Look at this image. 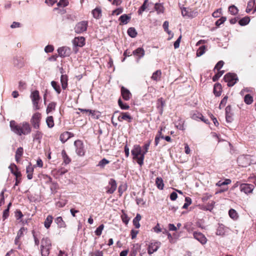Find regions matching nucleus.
<instances>
[{
    "label": "nucleus",
    "mask_w": 256,
    "mask_h": 256,
    "mask_svg": "<svg viewBox=\"0 0 256 256\" xmlns=\"http://www.w3.org/2000/svg\"><path fill=\"white\" fill-rule=\"evenodd\" d=\"M10 126L11 130L18 136L28 135L32 130L30 124L27 122H23L18 124L14 120H11Z\"/></svg>",
    "instance_id": "f257e3e1"
},
{
    "label": "nucleus",
    "mask_w": 256,
    "mask_h": 256,
    "mask_svg": "<svg viewBox=\"0 0 256 256\" xmlns=\"http://www.w3.org/2000/svg\"><path fill=\"white\" fill-rule=\"evenodd\" d=\"M88 26V22L82 20L78 22L74 28V30L76 33L80 34L86 31Z\"/></svg>",
    "instance_id": "f03ea898"
},
{
    "label": "nucleus",
    "mask_w": 256,
    "mask_h": 256,
    "mask_svg": "<svg viewBox=\"0 0 256 256\" xmlns=\"http://www.w3.org/2000/svg\"><path fill=\"white\" fill-rule=\"evenodd\" d=\"M224 80L228 86H232L237 82L238 78L236 74L228 73L224 76Z\"/></svg>",
    "instance_id": "7ed1b4c3"
},
{
    "label": "nucleus",
    "mask_w": 256,
    "mask_h": 256,
    "mask_svg": "<svg viewBox=\"0 0 256 256\" xmlns=\"http://www.w3.org/2000/svg\"><path fill=\"white\" fill-rule=\"evenodd\" d=\"M41 114L39 112L34 114L30 120V122L33 128L36 130L40 128Z\"/></svg>",
    "instance_id": "20e7f679"
},
{
    "label": "nucleus",
    "mask_w": 256,
    "mask_h": 256,
    "mask_svg": "<svg viewBox=\"0 0 256 256\" xmlns=\"http://www.w3.org/2000/svg\"><path fill=\"white\" fill-rule=\"evenodd\" d=\"M237 162L239 166L242 167H246L250 164V156L248 155L240 156L238 158Z\"/></svg>",
    "instance_id": "39448f33"
},
{
    "label": "nucleus",
    "mask_w": 256,
    "mask_h": 256,
    "mask_svg": "<svg viewBox=\"0 0 256 256\" xmlns=\"http://www.w3.org/2000/svg\"><path fill=\"white\" fill-rule=\"evenodd\" d=\"M132 154L133 156V158L138 160L140 156L142 154V148L140 145H134L133 149L131 151Z\"/></svg>",
    "instance_id": "423d86ee"
},
{
    "label": "nucleus",
    "mask_w": 256,
    "mask_h": 256,
    "mask_svg": "<svg viewBox=\"0 0 256 256\" xmlns=\"http://www.w3.org/2000/svg\"><path fill=\"white\" fill-rule=\"evenodd\" d=\"M254 186L252 184H242L240 186V192H244L246 194L252 193Z\"/></svg>",
    "instance_id": "0eeeda50"
},
{
    "label": "nucleus",
    "mask_w": 256,
    "mask_h": 256,
    "mask_svg": "<svg viewBox=\"0 0 256 256\" xmlns=\"http://www.w3.org/2000/svg\"><path fill=\"white\" fill-rule=\"evenodd\" d=\"M76 147V152L78 156H82L84 154V145L82 142L80 140H76L74 142Z\"/></svg>",
    "instance_id": "6e6552de"
},
{
    "label": "nucleus",
    "mask_w": 256,
    "mask_h": 256,
    "mask_svg": "<svg viewBox=\"0 0 256 256\" xmlns=\"http://www.w3.org/2000/svg\"><path fill=\"white\" fill-rule=\"evenodd\" d=\"M58 55L61 58L68 56L71 54L70 48L67 46H62L59 48L58 50Z\"/></svg>",
    "instance_id": "1a4fd4ad"
},
{
    "label": "nucleus",
    "mask_w": 256,
    "mask_h": 256,
    "mask_svg": "<svg viewBox=\"0 0 256 256\" xmlns=\"http://www.w3.org/2000/svg\"><path fill=\"white\" fill-rule=\"evenodd\" d=\"M150 144V141H148L147 143H146L144 146V150L142 152V154L141 156H140L138 160V164L142 166L144 164V155L148 152V150Z\"/></svg>",
    "instance_id": "9d476101"
},
{
    "label": "nucleus",
    "mask_w": 256,
    "mask_h": 256,
    "mask_svg": "<svg viewBox=\"0 0 256 256\" xmlns=\"http://www.w3.org/2000/svg\"><path fill=\"white\" fill-rule=\"evenodd\" d=\"M193 236L202 244H205L207 242V239L206 236L200 232H193Z\"/></svg>",
    "instance_id": "9b49d317"
},
{
    "label": "nucleus",
    "mask_w": 256,
    "mask_h": 256,
    "mask_svg": "<svg viewBox=\"0 0 256 256\" xmlns=\"http://www.w3.org/2000/svg\"><path fill=\"white\" fill-rule=\"evenodd\" d=\"M13 64L14 67L20 68L24 66V58L20 56H16L13 60Z\"/></svg>",
    "instance_id": "f8f14e48"
},
{
    "label": "nucleus",
    "mask_w": 256,
    "mask_h": 256,
    "mask_svg": "<svg viewBox=\"0 0 256 256\" xmlns=\"http://www.w3.org/2000/svg\"><path fill=\"white\" fill-rule=\"evenodd\" d=\"M85 38L84 36L76 37L72 40L74 46L82 47L85 44Z\"/></svg>",
    "instance_id": "ddd939ff"
},
{
    "label": "nucleus",
    "mask_w": 256,
    "mask_h": 256,
    "mask_svg": "<svg viewBox=\"0 0 256 256\" xmlns=\"http://www.w3.org/2000/svg\"><path fill=\"white\" fill-rule=\"evenodd\" d=\"M160 242H154L150 243L148 249V252L149 254H153L156 252L160 246Z\"/></svg>",
    "instance_id": "4468645a"
},
{
    "label": "nucleus",
    "mask_w": 256,
    "mask_h": 256,
    "mask_svg": "<svg viewBox=\"0 0 256 256\" xmlns=\"http://www.w3.org/2000/svg\"><path fill=\"white\" fill-rule=\"evenodd\" d=\"M62 71L63 69L62 68L60 69V73L62 74L60 76V82L62 89L66 90L67 88L68 85V76L66 74H64Z\"/></svg>",
    "instance_id": "2eb2a0df"
},
{
    "label": "nucleus",
    "mask_w": 256,
    "mask_h": 256,
    "mask_svg": "<svg viewBox=\"0 0 256 256\" xmlns=\"http://www.w3.org/2000/svg\"><path fill=\"white\" fill-rule=\"evenodd\" d=\"M121 94L122 96V98L125 100H128L130 99L132 94L130 92V90L124 88V86H122L121 87Z\"/></svg>",
    "instance_id": "dca6fc26"
},
{
    "label": "nucleus",
    "mask_w": 256,
    "mask_h": 256,
    "mask_svg": "<svg viewBox=\"0 0 256 256\" xmlns=\"http://www.w3.org/2000/svg\"><path fill=\"white\" fill-rule=\"evenodd\" d=\"M109 184L110 186V187L108 188L106 192L110 194H112L114 192L117 186L116 181L114 179L111 178L109 182Z\"/></svg>",
    "instance_id": "f3484780"
},
{
    "label": "nucleus",
    "mask_w": 256,
    "mask_h": 256,
    "mask_svg": "<svg viewBox=\"0 0 256 256\" xmlns=\"http://www.w3.org/2000/svg\"><path fill=\"white\" fill-rule=\"evenodd\" d=\"M132 54L138 59L142 58L145 54V51L142 48H138L132 52Z\"/></svg>",
    "instance_id": "a211bd4d"
},
{
    "label": "nucleus",
    "mask_w": 256,
    "mask_h": 256,
    "mask_svg": "<svg viewBox=\"0 0 256 256\" xmlns=\"http://www.w3.org/2000/svg\"><path fill=\"white\" fill-rule=\"evenodd\" d=\"M42 136L43 134L39 130H36L34 133L32 134L33 141L37 142L38 144H40Z\"/></svg>",
    "instance_id": "6ab92c4d"
},
{
    "label": "nucleus",
    "mask_w": 256,
    "mask_h": 256,
    "mask_svg": "<svg viewBox=\"0 0 256 256\" xmlns=\"http://www.w3.org/2000/svg\"><path fill=\"white\" fill-rule=\"evenodd\" d=\"M72 136H73V134L71 132H66L60 135V140L64 144Z\"/></svg>",
    "instance_id": "aec40b11"
},
{
    "label": "nucleus",
    "mask_w": 256,
    "mask_h": 256,
    "mask_svg": "<svg viewBox=\"0 0 256 256\" xmlns=\"http://www.w3.org/2000/svg\"><path fill=\"white\" fill-rule=\"evenodd\" d=\"M51 242L48 238H43L41 240L40 248H51Z\"/></svg>",
    "instance_id": "412c9836"
},
{
    "label": "nucleus",
    "mask_w": 256,
    "mask_h": 256,
    "mask_svg": "<svg viewBox=\"0 0 256 256\" xmlns=\"http://www.w3.org/2000/svg\"><path fill=\"white\" fill-rule=\"evenodd\" d=\"M122 116H119L118 119L122 122V120H128L129 122L132 120V116L128 112H122Z\"/></svg>",
    "instance_id": "4be33fe9"
},
{
    "label": "nucleus",
    "mask_w": 256,
    "mask_h": 256,
    "mask_svg": "<svg viewBox=\"0 0 256 256\" xmlns=\"http://www.w3.org/2000/svg\"><path fill=\"white\" fill-rule=\"evenodd\" d=\"M165 105V102L162 98H160L158 99L157 103V108L160 114H162L163 108Z\"/></svg>",
    "instance_id": "5701e85b"
},
{
    "label": "nucleus",
    "mask_w": 256,
    "mask_h": 256,
    "mask_svg": "<svg viewBox=\"0 0 256 256\" xmlns=\"http://www.w3.org/2000/svg\"><path fill=\"white\" fill-rule=\"evenodd\" d=\"M54 222L59 228H65L66 226L62 216H58L54 220Z\"/></svg>",
    "instance_id": "b1692460"
},
{
    "label": "nucleus",
    "mask_w": 256,
    "mask_h": 256,
    "mask_svg": "<svg viewBox=\"0 0 256 256\" xmlns=\"http://www.w3.org/2000/svg\"><path fill=\"white\" fill-rule=\"evenodd\" d=\"M193 120H200L204 122L206 124L208 123V119L204 118V117L202 115V114L197 113L193 114Z\"/></svg>",
    "instance_id": "393cba45"
},
{
    "label": "nucleus",
    "mask_w": 256,
    "mask_h": 256,
    "mask_svg": "<svg viewBox=\"0 0 256 256\" xmlns=\"http://www.w3.org/2000/svg\"><path fill=\"white\" fill-rule=\"evenodd\" d=\"M222 92V86L220 84H216L214 88V93L216 96H219Z\"/></svg>",
    "instance_id": "a878e982"
},
{
    "label": "nucleus",
    "mask_w": 256,
    "mask_h": 256,
    "mask_svg": "<svg viewBox=\"0 0 256 256\" xmlns=\"http://www.w3.org/2000/svg\"><path fill=\"white\" fill-rule=\"evenodd\" d=\"M130 18V16L126 14H124L120 16L118 20L120 22L121 24H126L128 23Z\"/></svg>",
    "instance_id": "bb28decb"
},
{
    "label": "nucleus",
    "mask_w": 256,
    "mask_h": 256,
    "mask_svg": "<svg viewBox=\"0 0 256 256\" xmlns=\"http://www.w3.org/2000/svg\"><path fill=\"white\" fill-rule=\"evenodd\" d=\"M32 102H39L40 96L39 94V92L38 90H34L32 92L30 95Z\"/></svg>",
    "instance_id": "cd10ccee"
},
{
    "label": "nucleus",
    "mask_w": 256,
    "mask_h": 256,
    "mask_svg": "<svg viewBox=\"0 0 256 256\" xmlns=\"http://www.w3.org/2000/svg\"><path fill=\"white\" fill-rule=\"evenodd\" d=\"M53 217L51 215H48L44 222V227L48 229L50 228V225L52 222Z\"/></svg>",
    "instance_id": "c85d7f7f"
},
{
    "label": "nucleus",
    "mask_w": 256,
    "mask_h": 256,
    "mask_svg": "<svg viewBox=\"0 0 256 256\" xmlns=\"http://www.w3.org/2000/svg\"><path fill=\"white\" fill-rule=\"evenodd\" d=\"M33 172L34 168L32 166L31 164H30L26 168V172L28 174L27 178L28 180H31L32 178Z\"/></svg>",
    "instance_id": "c756f323"
},
{
    "label": "nucleus",
    "mask_w": 256,
    "mask_h": 256,
    "mask_svg": "<svg viewBox=\"0 0 256 256\" xmlns=\"http://www.w3.org/2000/svg\"><path fill=\"white\" fill-rule=\"evenodd\" d=\"M142 216L140 214H137L136 216L132 220L133 224L134 226L136 228H138L140 227V224L139 222L141 220Z\"/></svg>",
    "instance_id": "7c9ffc66"
},
{
    "label": "nucleus",
    "mask_w": 256,
    "mask_h": 256,
    "mask_svg": "<svg viewBox=\"0 0 256 256\" xmlns=\"http://www.w3.org/2000/svg\"><path fill=\"white\" fill-rule=\"evenodd\" d=\"M62 156L65 164H68L71 162L70 158L68 156L65 150H63L62 152Z\"/></svg>",
    "instance_id": "2f4dec72"
},
{
    "label": "nucleus",
    "mask_w": 256,
    "mask_h": 256,
    "mask_svg": "<svg viewBox=\"0 0 256 256\" xmlns=\"http://www.w3.org/2000/svg\"><path fill=\"white\" fill-rule=\"evenodd\" d=\"M156 184L157 188L160 190H163L164 187V182L162 178L158 177L156 179Z\"/></svg>",
    "instance_id": "473e14b6"
},
{
    "label": "nucleus",
    "mask_w": 256,
    "mask_h": 256,
    "mask_svg": "<svg viewBox=\"0 0 256 256\" xmlns=\"http://www.w3.org/2000/svg\"><path fill=\"white\" fill-rule=\"evenodd\" d=\"M215 204V202L213 200L210 201L206 206H202V208L204 210L212 211L214 208Z\"/></svg>",
    "instance_id": "72a5a7b5"
},
{
    "label": "nucleus",
    "mask_w": 256,
    "mask_h": 256,
    "mask_svg": "<svg viewBox=\"0 0 256 256\" xmlns=\"http://www.w3.org/2000/svg\"><path fill=\"white\" fill-rule=\"evenodd\" d=\"M56 102H51L50 103L46 108V112L47 114L51 112L52 110H54L56 109Z\"/></svg>",
    "instance_id": "f704fd0d"
},
{
    "label": "nucleus",
    "mask_w": 256,
    "mask_h": 256,
    "mask_svg": "<svg viewBox=\"0 0 256 256\" xmlns=\"http://www.w3.org/2000/svg\"><path fill=\"white\" fill-rule=\"evenodd\" d=\"M127 32L128 35L132 38H136L138 34L136 29L132 27L128 28Z\"/></svg>",
    "instance_id": "c9c22d12"
},
{
    "label": "nucleus",
    "mask_w": 256,
    "mask_h": 256,
    "mask_svg": "<svg viewBox=\"0 0 256 256\" xmlns=\"http://www.w3.org/2000/svg\"><path fill=\"white\" fill-rule=\"evenodd\" d=\"M51 85L58 94H60V93L61 89L60 86L54 80L52 81L51 82Z\"/></svg>",
    "instance_id": "e433bc0d"
},
{
    "label": "nucleus",
    "mask_w": 256,
    "mask_h": 256,
    "mask_svg": "<svg viewBox=\"0 0 256 256\" xmlns=\"http://www.w3.org/2000/svg\"><path fill=\"white\" fill-rule=\"evenodd\" d=\"M93 16L96 18H99L101 16L102 10L100 8H96L92 11Z\"/></svg>",
    "instance_id": "4c0bfd02"
},
{
    "label": "nucleus",
    "mask_w": 256,
    "mask_h": 256,
    "mask_svg": "<svg viewBox=\"0 0 256 256\" xmlns=\"http://www.w3.org/2000/svg\"><path fill=\"white\" fill-rule=\"evenodd\" d=\"M250 22V18L248 16H245L239 20L238 24L242 26H244L248 24Z\"/></svg>",
    "instance_id": "58836bf2"
},
{
    "label": "nucleus",
    "mask_w": 256,
    "mask_h": 256,
    "mask_svg": "<svg viewBox=\"0 0 256 256\" xmlns=\"http://www.w3.org/2000/svg\"><path fill=\"white\" fill-rule=\"evenodd\" d=\"M46 122L48 128H52L54 126V118L52 116H48L46 119Z\"/></svg>",
    "instance_id": "ea45409f"
},
{
    "label": "nucleus",
    "mask_w": 256,
    "mask_h": 256,
    "mask_svg": "<svg viewBox=\"0 0 256 256\" xmlns=\"http://www.w3.org/2000/svg\"><path fill=\"white\" fill-rule=\"evenodd\" d=\"M148 2V0H145L143 4L139 8V10H138V14L139 15H142V12L146 10L147 8Z\"/></svg>",
    "instance_id": "a19ab883"
},
{
    "label": "nucleus",
    "mask_w": 256,
    "mask_h": 256,
    "mask_svg": "<svg viewBox=\"0 0 256 256\" xmlns=\"http://www.w3.org/2000/svg\"><path fill=\"white\" fill-rule=\"evenodd\" d=\"M206 50V46L202 45L200 46L196 51V56L198 57L202 56L204 52Z\"/></svg>",
    "instance_id": "79ce46f5"
},
{
    "label": "nucleus",
    "mask_w": 256,
    "mask_h": 256,
    "mask_svg": "<svg viewBox=\"0 0 256 256\" xmlns=\"http://www.w3.org/2000/svg\"><path fill=\"white\" fill-rule=\"evenodd\" d=\"M110 163V161L105 158H102L100 160L97 165L98 166L102 168H104L106 164Z\"/></svg>",
    "instance_id": "37998d69"
},
{
    "label": "nucleus",
    "mask_w": 256,
    "mask_h": 256,
    "mask_svg": "<svg viewBox=\"0 0 256 256\" xmlns=\"http://www.w3.org/2000/svg\"><path fill=\"white\" fill-rule=\"evenodd\" d=\"M118 104L119 106L122 110H128L130 108L129 106L126 103H124L120 98L118 100Z\"/></svg>",
    "instance_id": "c03bdc74"
},
{
    "label": "nucleus",
    "mask_w": 256,
    "mask_h": 256,
    "mask_svg": "<svg viewBox=\"0 0 256 256\" xmlns=\"http://www.w3.org/2000/svg\"><path fill=\"white\" fill-rule=\"evenodd\" d=\"M228 214L234 220H236L238 218V213L234 209H230L228 212Z\"/></svg>",
    "instance_id": "a18cd8bd"
},
{
    "label": "nucleus",
    "mask_w": 256,
    "mask_h": 256,
    "mask_svg": "<svg viewBox=\"0 0 256 256\" xmlns=\"http://www.w3.org/2000/svg\"><path fill=\"white\" fill-rule=\"evenodd\" d=\"M229 12L232 15H236L238 14V8L234 5H232L228 8Z\"/></svg>",
    "instance_id": "49530a36"
},
{
    "label": "nucleus",
    "mask_w": 256,
    "mask_h": 256,
    "mask_svg": "<svg viewBox=\"0 0 256 256\" xmlns=\"http://www.w3.org/2000/svg\"><path fill=\"white\" fill-rule=\"evenodd\" d=\"M162 72L160 70H157L154 72L151 77V78L154 80L157 81L158 78L161 76Z\"/></svg>",
    "instance_id": "de8ad7c7"
},
{
    "label": "nucleus",
    "mask_w": 256,
    "mask_h": 256,
    "mask_svg": "<svg viewBox=\"0 0 256 256\" xmlns=\"http://www.w3.org/2000/svg\"><path fill=\"white\" fill-rule=\"evenodd\" d=\"M231 182L230 179H226L224 181L219 180L216 184V186H222L224 185H228Z\"/></svg>",
    "instance_id": "09e8293b"
},
{
    "label": "nucleus",
    "mask_w": 256,
    "mask_h": 256,
    "mask_svg": "<svg viewBox=\"0 0 256 256\" xmlns=\"http://www.w3.org/2000/svg\"><path fill=\"white\" fill-rule=\"evenodd\" d=\"M154 9L158 13L164 12V6L161 4L156 3L154 6Z\"/></svg>",
    "instance_id": "8fccbe9b"
},
{
    "label": "nucleus",
    "mask_w": 256,
    "mask_h": 256,
    "mask_svg": "<svg viewBox=\"0 0 256 256\" xmlns=\"http://www.w3.org/2000/svg\"><path fill=\"white\" fill-rule=\"evenodd\" d=\"M244 101L246 104H250L253 102V98L249 94H246L244 98Z\"/></svg>",
    "instance_id": "3c124183"
},
{
    "label": "nucleus",
    "mask_w": 256,
    "mask_h": 256,
    "mask_svg": "<svg viewBox=\"0 0 256 256\" xmlns=\"http://www.w3.org/2000/svg\"><path fill=\"white\" fill-rule=\"evenodd\" d=\"M50 248H40V252L42 256H48L50 254Z\"/></svg>",
    "instance_id": "603ef678"
},
{
    "label": "nucleus",
    "mask_w": 256,
    "mask_h": 256,
    "mask_svg": "<svg viewBox=\"0 0 256 256\" xmlns=\"http://www.w3.org/2000/svg\"><path fill=\"white\" fill-rule=\"evenodd\" d=\"M104 225L103 224H101L95 230L94 232L98 236H100L102 234V231L104 230Z\"/></svg>",
    "instance_id": "864d4df0"
},
{
    "label": "nucleus",
    "mask_w": 256,
    "mask_h": 256,
    "mask_svg": "<svg viewBox=\"0 0 256 256\" xmlns=\"http://www.w3.org/2000/svg\"><path fill=\"white\" fill-rule=\"evenodd\" d=\"M182 14L183 16L190 17L192 16V12L190 11L188 12L186 8H183L182 9Z\"/></svg>",
    "instance_id": "5fc2aeb1"
},
{
    "label": "nucleus",
    "mask_w": 256,
    "mask_h": 256,
    "mask_svg": "<svg viewBox=\"0 0 256 256\" xmlns=\"http://www.w3.org/2000/svg\"><path fill=\"white\" fill-rule=\"evenodd\" d=\"M218 72L213 76L212 80L216 82L218 80V78L223 74L224 70H218Z\"/></svg>",
    "instance_id": "6e6d98bb"
},
{
    "label": "nucleus",
    "mask_w": 256,
    "mask_h": 256,
    "mask_svg": "<svg viewBox=\"0 0 256 256\" xmlns=\"http://www.w3.org/2000/svg\"><path fill=\"white\" fill-rule=\"evenodd\" d=\"M228 109H230V106H228L226 108V120L227 122H232V118L231 116L229 114V113H228Z\"/></svg>",
    "instance_id": "4d7b16f0"
},
{
    "label": "nucleus",
    "mask_w": 256,
    "mask_h": 256,
    "mask_svg": "<svg viewBox=\"0 0 256 256\" xmlns=\"http://www.w3.org/2000/svg\"><path fill=\"white\" fill-rule=\"evenodd\" d=\"M224 234V231L222 226H220L216 230V234L218 236H222Z\"/></svg>",
    "instance_id": "13d9d810"
},
{
    "label": "nucleus",
    "mask_w": 256,
    "mask_h": 256,
    "mask_svg": "<svg viewBox=\"0 0 256 256\" xmlns=\"http://www.w3.org/2000/svg\"><path fill=\"white\" fill-rule=\"evenodd\" d=\"M27 230V228L24 227H22L20 228V229L18 230L17 236L18 237L21 238L24 236V232H26Z\"/></svg>",
    "instance_id": "bf43d9fd"
},
{
    "label": "nucleus",
    "mask_w": 256,
    "mask_h": 256,
    "mask_svg": "<svg viewBox=\"0 0 256 256\" xmlns=\"http://www.w3.org/2000/svg\"><path fill=\"white\" fill-rule=\"evenodd\" d=\"M54 50V47L52 45H48L44 48V52L46 53L52 52Z\"/></svg>",
    "instance_id": "052dcab7"
},
{
    "label": "nucleus",
    "mask_w": 256,
    "mask_h": 256,
    "mask_svg": "<svg viewBox=\"0 0 256 256\" xmlns=\"http://www.w3.org/2000/svg\"><path fill=\"white\" fill-rule=\"evenodd\" d=\"M228 100V96H225L221 100L220 103L219 105L220 109H222L224 106H225Z\"/></svg>",
    "instance_id": "680f3d73"
},
{
    "label": "nucleus",
    "mask_w": 256,
    "mask_h": 256,
    "mask_svg": "<svg viewBox=\"0 0 256 256\" xmlns=\"http://www.w3.org/2000/svg\"><path fill=\"white\" fill-rule=\"evenodd\" d=\"M68 4V2L66 0H60L57 5L58 6L65 7Z\"/></svg>",
    "instance_id": "e2e57ef3"
},
{
    "label": "nucleus",
    "mask_w": 256,
    "mask_h": 256,
    "mask_svg": "<svg viewBox=\"0 0 256 256\" xmlns=\"http://www.w3.org/2000/svg\"><path fill=\"white\" fill-rule=\"evenodd\" d=\"M224 62L222 60L219 61L214 67L215 70H219L224 66Z\"/></svg>",
    "instance_id": "0e129e2a"
},
{
    "label": "nucleus",
    "mask_w": 256,
    "mask_h": 256,
    "mask_svg": "<svg viewBox=\"0 0 256 256\" xmlns=\"http://www.w3.org/2000/svg\"><path fill=\"white\" fill-rule=\"evenodd\" d=\"M226 20V17H222L216 22V26H220V24H222Z\"/></svg>",
    "instance_id": "69168bd1"
},
{
    "label": "nucleus",
    "mask_w": 256,
    "mask_h": 256,
    "mask_svg": "<svg viewBox=\"0 0 256 256\" xmlns=\"http://www.w3.org/2000/svg\"><path fill=\"white\" fill-rule=\"evenodd\" d=\"M23 148L22 147H20L17 149L15 156H16L21 157L23 154Z\"/></svg>",
    "instance_id": "338daca9"
},
{
    "label": "nucleus",
    "mask_w": 256,
    "mask_h": 256,
    "mask_svg": "<svg viewBox=\"0 0 256 256\" xmlns=\"http://www.w3.org/2000/svg\"><path fill=\"white\" fill-rule=\"evenodd\" d=\"M123 12V8H118L115 10H113L112 12V14H116L118 15L120 14H122Z\"/></svg>",
    "instance_id": "774afa93"
}]
</instances>
